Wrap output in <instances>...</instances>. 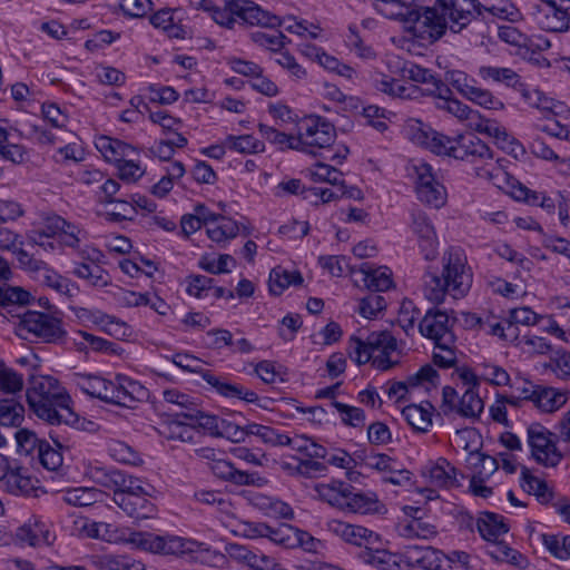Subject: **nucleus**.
I'll return each mask as SVG.
<instances>
[{
	"instance_id": "obj_1",
	"label": "nucleus",
	"mask_w": 570,
	"mask_h": 570,
	"mask_svg": "<svg viewBox=\"0 0 570 570\" xmlns=\"http://www.w3.org/2000/svg\"><path fill=\"white\" fill-rule=\"evenodd\" d=\"M414 0H374L379 13L395 20L413 21V32L422 40L440 39L450 29L461 31L471 21L475 4L473 0H435L434 7L412 10Z\"/></svg>"
},
{
	"instance_id": "obj_2",
	"label": "nucleus",
	"mask_w": 570,
	"mask_h": 570,
	"mask_svg": "<svg viewBox=\"0 0 570 570\" xmlns=\"http://www.w3.org/2000/svg\"><path fill=\"white\" fill-rule=\"evenodd\" d=\"M473 282L466 255L459 247H451L443 254L441 275L429 274L424 282V295L432 303H443L446 296L453 299L464 297Z\"/></svg>"
},
{
	"instance_id": "obj_3",
	"label": "nucleus",
	"mask_w": 570,
	"mask_h": 570,
	"mask_svg": "<svg viewBox=\"0 0 570 570\" xmlns=\"http://www.w3.org/2000/svg\"><path fill=\"white\" fill-rule=\"evenodd\" d=\"M130 542L137 548L161 556L188 557L195 562L214 566L223 561L224 554L205 542L178 535H158L149 532H134Z\"/></svg>"
},
{
	"instance_id": "obj_4",
	"label": "nucleus",
	"mask_w": 570,
	"mask_h": 570,
	"mask_svg": "<svg viewBox=\"0 0 570 570\" xmlns=\"http://www.w3.org/2000/svg\"><path fill=\"white\" fill-rule=\"evenodd\" d=\"M30 410L50 424L68 422L69 396L59 381L50 375H31L26 391Z\"/></svg>"
},
{
	"instance_id": "obj_5",
	"label": "nucleus",
	"mask_w": 570,
	"mask_h": 570,
	"mask_svg": "<svg viewBox=\"0 0 570 570\" xmlns=\"http://www.w3.org/2000/svg\"><path fill=\"white\" fill-rule=\"evenodd\" d=\"M459 392L452 386L442 390L443 405L465 419L475 420L484 410V401L480 394L479 376L468 366H459L454 370Z\"/></svg>"
},
{
	"instance_id": "obj_6",
	"label": "nucleus",
	"mask_w": 570,
	"mask_h": 570,
	"mask_svg": "<svg viewBox=\"0 0 570 570\" xmlns=\"http://www.w3.org/2000/svg\"><path fill=\"white\" fill-rule=\"evenodd\" d=\"M475 528L481 538L488 542V553L500 562L524 568L527 558L503 539L510 530L505 518L493 512H482L475 519Z\"/></svg>"
},
{
	"instance_id": "obj_7",
	"label": "nucleus",
	"mask_w": 570,
	"mask_h": 570,
	"mask_svg": "<svg viewBox=\"0 0 570 570\" xmlns=\"http://www.w3.org/2000/svg\"><path fill=\"white\" fill-rule=\"evenodd\" d=\"M397 341L386 330H366L358 323V364L371 362L380 371H387L400 362Z\"/></svg>"
},
{
	"instance_id": "obj_8",
	"label": "nucleus",
	"mask_w": 570,
	"mask_h": 570,
	"mask_svg": "<svg viewBox=\"0 0 570 570\" xmlns=\"http://www.w3.org/2000/svg\"><path fill=\"white\" fill-rule=\"evenodd\" d=\"M14 332L23 340L37 338L43 343L53 344L61 342L66 335L58 317L38 311H26L18 315Z\"/></svg>"
},
{
	"instance_id": "obj_9",
	"label": "nucleus",
	"mask_w": 570,
	"mask_h": 570,
	"mask_svg": "<svg viewBox=\"0 0 570 570\" xmlns=\"http://www.w3.org/2000/svg\"><path fill=\"white\" fill-rule=\"evenodd\" d=\"M407 177L415 185L417 198L434 208L442 207L446 202V189L436 176L433 167L423 159H412L406 167Z\"/></svg>"
},
{
	"instance_id": "obj_10",
	"label": "nucleus",
	"mask_w": 570,
	"mask_h": 570,
	"mask_svg": "<svg viewBox=\"0 0 570 570\" xmlns=\"http://www.w3.org/2000/svg\"><path fill=\"white\" fill-rule=\"evenodd\" d=\"M335 128L320 116L303 118L297 125L296 144L294 150L317 155L321 150H328L335 141Z\"/></svg>"
},
{
	"instance_id": "obj_11",
	"label": "nucleus",
	"mask_w": 570,
	"mask_h": 570,
	"mask_svg": "<svg viewBox=\"0 0 570 570\" xmlns=\"http://www.w3.org/2000/svg\"><path fill=\"white\" fill-rule=\"evenodd\" d=\"M173 361L175 365L184 371L199 373L204 381L223 396L239 399L247 403H256L258 401V395L254 391L202 368L199 360L191 355L176 354Z\"/></svg>"
},
{
	"instance_id": "obj_12",
	"label": "nucleus",
	"mask_w": 570,
	"mask_h": 570,
	"mask_svg": "<svg viewBox=\"0 0 570 570\" xmlns=\"http://www.w3.org/2000/svg\"><path fill=\"white\" fill-rule=\"evenodd\" d=\"M358 560L379 570H401V557L384 548L379 533L360 525Z\"/></svg>"
},
{
	"instance_id": "obj_13",
	"label": "nucleus",
	"mask_w": 570,
	"mask_h": 570,
	"mask_svg": "<svg viewBox=\"0 0 570 570\" xmlns=\"http://www.w3.org/2000/svg\"><path fill=\"white\" fill-rule=\"evenodd\" d=\"M439 141L436 155L449 156L454 159L476 161L492 160L493 155L489 146L473 134L459 135L455 137L445 136Z\"/></svg>"
},
{
	"instance_id": "obj_14",
	"label": "nucleus",
	"mask_w": 570,
	"mask_h": 570,
	"mask_svg": "<svg viewBox=\"0 0 570 570\" xmlns=\"http://www.w3.org/2000/svg\"><path fill=\"white\" fill-rule=\"evenodd\" d=\"M445 80L465 99L484 109L500 111L505 107L503 101L495 97L492 91L480 87L475 78L462 70H448Z\"/></svg>"
},
{
	"instance_id": "obj_15",
	"label": "nucleus",
	"mask_w": 570,
	"mask_h": 570,
	"mask_svg": "<svg viewBox=\"0 0 570 570\" xmlns=\"http://www.w3.org/2000/svg\"><path fill=\"white\" fill-rule=\"evenodd\" d=\"M528 444L532 458L546 468H554L562 460V453L557 446V436L546 426L534 423L528 430Z\"/></svg>"
},
{
	"instance_id": "obj_16",
	"label": "nucleus",
	"mask_w": 570,
	"mask_h": 570,
	"mask_svg": "<svg viewBox=\"0 0 570 570\" xmlns=\"http://www.w3.org/2000/svg\"><path fill=\"white\" fill-rule=\"evenodd\" d=\"M476 432L473 429L458 430L453 441L458 446H462L468 451L466 464L470 469L471 476H480V479H489L499 469V462L495 458L484 454L476 446H471L469 440H475Z\"/></svg>"
},
{
	"instance_id": "obj_17",
	"label": "nucleus",
	"mask_w": 570,
	"mask_h": 570,
	"mask_svg": "<svg viewBox=\"0 0 570 570\" xmlns=\"http://www.w3.org/2000/svg\"><path fill=\"white\" fill-rule=\"evenodd\" d=\"M35 233L39 238L58 236L61 244L71 248H78L81 240L86 238V232L82 228L58 215L45 217L41 226Z\"/></svg>"
},
{
	"instance_id": "obj_18",
	"label": "nucleus",
	"mask_w": 570,
	"mask_h": 570,
	"mask_svg": "<svg viewBox=\"0 0 570 570\" xmlns=\"http://www.w3.org/2000/svg\"><path fill=\"white\" fill-rule=\"evenodd\" d=\"M82 262L73 264L72 274L85 279L89 286L104 288L111 283L109 273L104 269L99 262L102 258L100 250L96 248H85L80 250Z\"/></svg>"
},
{
	"instance_id": "obj_19",
	"label": "nucleus",
	"mask_w": 570,
	"mask_h": 570,
	"mask_svg": "<svg viewBox=\"0 0 570 570\" xmlns=\"http://www.w3.org/2000/svg\"><path fill=\"white\" fill-rule=\"evenodd\" d=\"M419 476L423 484L443 490L460 485L456 468L444 458L429 460L423 463L419 469Z\"/></svg>"
},
{
	"instance_id": "obj_20",
	"label": "nucleus",
	"mask_w": 570,
	"mask_h": 570,
	"mask_svg": "<svg viewBox=\"0 0 570 570\" xmlns=\"http://www.w3.org/2000/svg\"><path fill=\"white\" fill-rule=\"evenodd\" d=\"M410 229L416 237L424 258L432 261L438 255L439 238L434 225L428 215L421 210L411 214Z\"/></svg>"
},
{
	"instance_id": "obj_21",
	"label": "nucleus",
	"mask_w": 570,
	"mask_h": 570,
	"mask_svg": "<svg viewBox=\"0 0 570 570\" xmlns=\"http://www.w3.org/2000/svg\"><path fill=\"white\" fill-rule=\"evenodd\" d=\"M351 484L343 481L317 483L314 487L316 494L330 504L350 513L355 512L356 493Z\"/></svg>"
},
{
	"instance_id": "obj_22",
	"label": "nucleus",
	"mask_w": 570,
	"mask_h": 570,
	"mask_svg": "<svg viewBox=\"0 0 570 570\" xmlns=\"http://www.w3.org/2000/svg\"><path fill=\"white\" fill-rule=\"evenodd\" d=\"M16 537L30 547L50 546L56 539L50 524L40 515H31L17 529Z\"/></svg>"
},
{
	"instance_id": "obj_23",
	"label": "nucleus",
	"mask_w": 570,
	"mask_h": 570,
	"mask_svg": "<svg viewBox=\"0 0 570 570\" xmlns=\"http://www.w3.org/2000/svg\"><path fill=\"white\" fill-rule=\"evenodd\" d=\"M523 399L531 401L534 406L543 413H552L562 407L569 393L550 386H534L531 390L523 389Z\"/></svg>"
},
{
	"instance_id": "obj_24",
	"label": "nucleus",
	"mask_w": 570,
	"mask_h": 570,
	"mask_svg": "<svg viewBox=\"0 0 570 570\" xmlns=\"http://www.w3.org/2000/svg\"><path fill=\"white\" fill-rule=\"evenodd\" d=\"M420 333L436 342L451 343L455 342L451 331L450 317L445 312L435 311L428 312L419 324Z\"/></svg>"
},
{
	"instance_id": "obj_25",
	"label": "nucleus",
	"mask_w": 570,
	"mask_h": 570,
	"mask_svg": "<svg viewBox=\"0 0 570 570\" xmlns=\"http://www.w3.org/2000/svg\"><path fill=\"white\" fill-rule=\"evenodd\" d=\"M538 27L550 32H566L570 29V14L552 1H547L533 12Z\"/></svg>"
},
{
	"instance_id": "obj_26",
	"label": "nucleus",
	"mask_w": 570,
	"mask_h": 570,
	"mask_svg": "<svg viewBox=\"0 0 570 570\" xmlns=\"http://www.w3.org/2000/svg\"><path fill=\"white\" fill-rule=\"evenodd\" d=\"M112 385L109 396V403L112 404L131 407L132 403L147 396V390L139 382L125 375H117Z\"/></svg>"
},
{
	"instance_id": "obj_27",
	"label": "nucleus",
	"mask_w": 570,
	"mask_h": 570,
	"mask_svg": "<svg viewBox=\"0 0 570 570\" xmlns=\"http://www.w3.org/2000/svg\"><path fill=\"white\" fill-rule=\"evenodd\" d=\"M149 21L169 38L186 39L189 35L188 29L181 23L183 12L178 8H161L150 16Z\"/></svg>"
},
{
	"instance_id": "obj_28",
	"label": "nucleus",
	"mask_w": 570,
	"mask_h": 570,
	"mask_svg": "<svg viewBox=\"0 0 570 570\" xmlns=\"http://www.w3.org/2000/svg\"><path fill=\"white\" fill-rule=\"evenodd\" d=\"M403 134L412 142L429 149L435 155L436 148H439V141L442 144L443 139L441 138L444 137L443 134L435 131L429 125L416 118H409L404 122Z\"/></svg>"
},
{
	"instance_id": "obj_29",
	"label": "nucleus",
	"mask_w": 570,
	"mask_h": 570,
	"mask_svg": "<svg viewBox=\"0 0 570 570\" xmlns=\"http://www.w3.org/2000/svg\"><path fill=\"white\" fill-rule=\"evenodd\" d=\"M358 274L364 286L373 292H385L393 285L392 271L371 261L358 263Z\"/></svg>"
},
{
	"instance_id": "obj_30",
	"label": "nucleus",
	"mask_w": 570,
	"mask_h": 570,
	"mask_svg": "<svg viewBox=\"0 0 570 570\" xmlns=\"http://www.w3.org/2000/svg\"><path fill=\"white\" fill-rule=\"evenodd\" d=\"M209 469L217 478L237 485L263 487L267 482L266 479L256 473L237 470L233 463L224 459L223 455H220L215 463H212Z\"/></svg>"
},
{
	"instance_id": "obj_31",
	"label": "nucleus",
	"mask_w": 570,
	"mask_h": 570,
	"mask_svg": "<svg viewBox=\"0 0 570 570\" xmlns=\"http://www.w3.org/2000/svg\"><path fill=\"white\" fill-rule=\"evenodd\" d=\"M373 86L394 98L416 99L421 96V88L410 81L395 80L383 73H375L371 77Z\"/></svg>"
},
{
	"instance_id": "obj_32",
	"label": "nucleus",
	"mask_w": 570,
	"mask_h": 570,
	"mask_svg": "<svg viewBox=\"0 0 570 570\" xmlns=\"http://www.w3.org/2000/svg\"><path fill=\"white\" fill-rule=\"evenodd\" d=\"M475 174L478 177L489 180L497 188L510 195L513 198V193L522 186V184L517 180L514 177L509 175L505 170H503L500 166L493 163L492 160H488L483 166L475 168Z\"/></svg>"
},
{
	"instance_id": "obj_33",
	"label": "nucleus",
	"mask_w": 570,
	"mask_h": 570,
	"mask_svg": "<svg viewBox=\"0 0 570 570\" xmlns=\"http://www.w3.org/2000/svg\"><path fill=\"white\" fill-rule=\"evenodd\" d=\"M254 537L268 538L272 542L284 548L292 549L297 547V528L287 523H281L272 527L266 523H258L253 528Z\"/></svg>"
},
{
	"instance_id": "obj_34",
	"label": "nucleus",
	"mask_w": 570,
	"mask_h": 570,
	"mask_svg": "<svg viewBox=\"0 0 570 570\" xmlns=\"http://www.w3.org/2000/svg\"><path fill=\"white\" fill-rule=\"evenodd\" d=\"M70 380L85 394L109 403V396L114 389L112 381L86 373H72Z\"/></svg>"
},
{
	"instance_id": "obj_35",
	"label": "nucleus",
	"mask_w": 570,
	"mask_h": 570,
	"mask_svg": "<svg viewBox=\"0 0 570 570\" xmlns=\"http://www.w3.org/2000/svg\"><path fill=\"white\" fill-rule=\"evenodd\" d=\"M3 479L4 489L13 495H31L36 489L37 480L32 479L26 468L17 463L10 464Z\"/></svg>"
},
{
	"instance_id": "obj_36",
	"label": "nucleus",
	"mask_w": 570,
	"mask_h": 570,
	"mask_svg": "<svg viewBox=\"0 0 570 570\" xmlns=\"http://www.w3.org/2000/svg\"><path fill=\"white\" fill-rule=\"evenodd\" d=\"M234 10L238 12V19L244 23L269 28L277 27L279 23V17L248 0H238V3L234 4Z\"/></svg>"
},
{
	"instance_id": "obj_37",
	"label": "nucleus",
	"mask_w": 570,
	"mask_h": 570,
	"mask_svg": "<svg viewBox=\"0 0 570 570\" xmlns=\"http://www.w3.org/2000/svg\"><path fill=\"white\" fill-rule=\"evenodd\" d=\"M151 494H141L134 497H112V501L117 504L128 517L144 520L151 518L156 512L155 504L150 501Z\"/></svg>"
},
{
	"instance_id": "obj_38",
	"label": "nucleus",
	"mask_w": 570,
	"mask_h": 570,
	"mask_svg": "<svg viewBox=\"0 0 570 570\" xmlns=\"http://www.w3.org/2000/svg\"><path fill=\"white\" fill-rule=\"evenodd\" d=\"M395 531L400 537L409 540H430L438 534L436 525L422 518L401 519L395 525Z\"/></svg>"
},
{
	"instance_id": "obj_39",
	"label": "nucleus",
	"mask_w": 570,
	"mask_h": 570,
	"mask_svg": "<svg viewBox=\"0 0 570 570\" xmlns=\"http://www.w3.org/2000/svg\"><path fill=\"white\" fill-rule=\"evenodd\" d=\"M85 473L96 484L112 491L114 497L119 491L125 474L124 471L107 468L99 462L88 463Z\"/></svg>"
},
{
	"instance_id": "obj_40",
	"label": "nucleus",
	"mask_w": 570,
	"mask_h": 570,
	"mask_svg": "<svg viewBox=\"0 0 570 570\" xmlns=\"http://www.w3.org/2000/svg\"><path fill=\"white\" fill-rule=\"evenodd\" d=\"M37 281L42 285L53 289L61 297L71 299L79 293L78 285L71 279L60 275L52 269L48 264L40 271Z\"/></svg>"
},
{
	"instance_id": "obj_41",
	"label": "nucleus",
	"mask_w": 570,
	"mask_h": 570,
	"mask_svg": "<svg viewBox=\"0 0 570 570\" xmlns=\"http://www.w3.org/2000/svg\"><path fill=\"white\" fill-rule=\"evenodd\" d=\"M407 379L415 396L430 394L441 384L440 374L431 364L421 366L415 373L409 375Z\"/></svg>"
},
{
	"instance_id": "obj_42",
	"label": "nucleus",
	"mask_w": 570,
	"mask_h": 570,
	"mask_svg": "<svg viewBox=\"0 0 570 570\" xmlns=\"http://www.w3.org/2000/svg\"><path fill=\"white\" fill-rule=\"evenodd\" d=\"M95 146L108 163L115 165L135 153V148L132 146L108 136H100L96 138Z\"/></svg>"
},
{
	"instance_id": "obj_43",
	"label": "nucleus",
	"mask_w": 570,
	"mask_h": 570,
	"mask_svg": "<svg viewBox=\"0 0 570 570\" xmlns=\"http://www.w3.org/2000/svg\"><path fill=\"white\" fill-rule=\"evenodd\" d=\"M521 97L530 107L537 108L543 112L559 115L563 111L564 105L546 95L537 87L522 86Z\"/></svg>"
},
{
	"instance_id": "obj_44",
	"label": "nucleus",
	"mask_w": 570,
	"mask_h": 570,
	"mask_svg": "<svg viewBox=\"0 0 570 570\" xmlns=\"http://www.w3.org/2000/svg\"><path fill=\"white\" fill-rule=\"evenodd\" d=\"M225 551L230 560L247 566L255 570H263L271 563V557L266 554H257L249 548L238 543H228Z\"/></svg>"
},
{
	"instance_id": "obj_45",
	"label": "nucleus",
	"mask_w": 570,
	"mask_h": 570,
	"mask_svg": "<svg viewBox=\"0 0 570 570\" xmlns=\"http://www.w3.org/2000/svg\"><path fill=\"white\" fill-rule=\"evenodd\" d=\"M440 94L435 99V107L440 110H443L459 120H469L479 116L478 111L471 109L468 105L463 104L459 99L452 96H445L444 94L451 95V90L446 87L439 88Z\"/></svg>"
},
{
	"instance_id": "obj_46",
	"label": "nucleus",
	"mask_w": 570,
	"mask_h": 570,
	"mask_svg": "<svg viewBox=\"0 0 570 570\" xmlns=\"http://www.w3.org/2000/svg\"><path fill=\"white\" fill-rule=\"evenodd\" d=\"M279 446H289L294 451L303 453L309 458L318 459L327 456V449L325 446L303 434H295L293 436L283 434Z\"/></svg>"
},
{
	"instance_id": "obj_47",
	"label": "nucleus",
	"mask_w": 570,
	"mask_h": 570,
	"mask_svg": "<svg viewBox=\"0 0 570 570\" xmlns=\"http://www.w3.org/2000/svg\"><path fill=\"white\" fill-rule=\"evenodd\" d=\"M432 405L430 403L410 404L402 409V416L416 431L426 432L432 425Z\"/></svg>"
},
{
	"instance_id": "obj_48",
	"label": "nucleus",
	"mask_w": 570,
	"mask_h": 570,
	"mask_svg": "<svg viewBox=\"0 0 570 570\" xmlns=\"http://www.w3.org/2000/svg\"><path fill=\"white\" fill-rule=\"evenodd\" d=\"M163 399L167 404L177 407L176 415L188 419L195 414V410L198 406L197 399L193 395L180 391L179 389H166L163 391Z\"/></svg>"
},
{
	"instance_id": "obj_49",
	"label": "nucleus",
	"mask_w": 570,
	"mask_h": 570,
	"mask_svg": "<svg viewBox=\"0 0 570 570\" xmlns=\"http://www.w3.org/2000/svg\"><path fill=\"white\" fill-rule=\"evenodd\" d=\"M476 75L485 82L503 83L507 87H515L520 83L519 75L508 67L481 66Z\"/></svg>"
},
{
	"instance_id": "obj_50",
	"label": "nucleus",
	"mask_w": 570,
	"mask_h": 570,
	"mask_svg": "<svg viewBox=\"0 0 570 570\" xmlns=\"http://www.w3.org/2000/svg\"><path fill=\"white\" fill-rule=\"evenodd\" d=\"M520 485L523 491L534 495L542 504H547L553 499V489L543 479L528 471H522Z\"/></svg>"
},
{
	"instance_id": "obj_51",
	"label": "nucleus",
	"mask_w": 570,
	"mask_h": 570,
	"mask_svg": "<svg viewBox=\"0 0 570 570\" xmlns=\"http://www.w3.org/2000/svg\"><path fill=\"white\" fill-rule=\"evenodd\" d=\"M105 493L97 488H70L62 491V500L75 507H89L96 502L102 501Z\"/></svg>"
},
{
	"instance_id": "obj_52",
	"label": "nucleus",
	"mask_w": 570,
	"mask_h": 570,
	"mask_svg": "<svg viewBox=\"0 0 570 570\" xmlns=\"http://www.w3.org/2000/svg\"><path fill=\"white\" fill-rule=\"evenodd\" d=\"M24 421V406L12 397L0 399V426L19 428Z\"/></svg>"
},
{
	"instance_id": "obj_53",
	"label": "nucleus",
	"mask_w": 570,
	"mask_h": 570,
	"mask_svg": "<svg viewBox=\"0 0 570 570\" xmlns=\"http://www.w3.org/2000/svg\"><path fill=\"white\" fill-rule=\"evenodd\" d=\"M10 134L7 130V121L0 120V160L12 164H22L27 160L28 154L23 146L9 144Z\"/></svg>"
},
{
	"instance_id": "obj_54",
	"label": "nucleus",
	"mask_w": 570,
	"mask_h": 570,
	"mask_svg": "<svg viewBox=\"0 0 570 570\" xmlns=\"http://www.w3.org/2000/svg\"><path fill=\"white\" fill-rule=\"evenodd\" d=\"M224 146L230 151L244 155L261 154L265 151L264 141L253 135H228L224 139Z\"/></svg>"
},
{
	"instance_id": "obj_55",
	"label": "nucleus",
	"mask_w": 570,
	"mask_h": 570,
	"mask_svg": "<svg viewBox=\"0 0 570 570\" xmlns=\"http://www.w3.org/2000/svg\"><path fill=\"white\" fill-rule=\"evenodd\" d=\"M488 333L498 337L505 344L515 346L517 348L522 341L518 324L512 322L509 316L500 322L490 323L488 325Z\"/></svg>"
},
{
	"instance_id": "obj_56",
	"label": "nucleus",
	"mask_w": 570,
	"mask_h": 570,
	"mask_svg": "<svg viewBox=\"0 0 570 570\" xmlns=\"http://www.w3.org/2000/svg\"><path fill=\"white\" fill-rule=\"evenodd\" d=\"M92 564L100 570H147L140 562L116 554L95 556Z\"/></svg>"
},
{
	"instance_id": "obj_57",
	"label": "nucleus",
	"mask_w": 570,
	"mask_h": 570,
	"mask_svg": "<svg viewBox=\"0 0 570 570\" xmlns=\"http://www.w3.org/2000/svg\"><path fill=\"white\" fill-rule=\"evenodd\" d=\"M302 282L301 273L277 266L269 274V292L273 295H281L291 285H299Z\"/></svg>"
},
{
	"instance_id": "obj_58",
	"label": "nucleus",
	"mask_w": 570,
	"mask_h": 570,
	"mask_svg": "<svg viewBox=\"0 0 570 570\" xmlns=\"http://www.w3.org/2000/svg\"><path fill=\"white\" fill-rule=\"evenodd\" d=\"M208 237L216 243L227 242L237 236L239 227L236 220L219 215L206 229Z\"/></svg>"
},
{
	"instance_id": "obj_59",
	"label": "nucleus",
	"mask_w": 570,
	"mask_h": 570,
	"mask_svg": "<svg viewBox=\"0 0 570 570\" xmlns=\"http://www.w3.org/2000/svg\"><path fill=\"white\" fill-rule=\"evenodd\" d=\"M479 385L485 381L495 386H507L510 384V375L502 366L484 362L478 366Z\"/></svg>"
},
{
	"instance_id": "obj_60",
	"label": "nucleus",
	"mask_w": 570,
	"mask_h": 570,
	"mask_svg": "<svg viewBox=\"0 0 570 570\" xmlns=\"http://www.w3.org/2000/svg\"><path fill=\"white\" fill-rule=\"evenodd\" d=\"M278 27L299 37L315 39L321 33V28L307 20H297L295 17L279 18Z\"/></svg>"
},
{
	"instance_id": "obj_61",
	"label": "nucleus",
	"mask_w": 570,
	"mask_h": 570,
	"mask_svg": "<svg viewBox=\"0 0 570 570\" xmlns=\"http://www.w3.org/2000/svg\"><path fill=\"white\" fill-rule=\"evenodd\" d=\"M23 390V376L0 361V392L17 394Z\"/></svg>"
},
{
	"instance_id": "obj_62",
	"label": "nucleus",
	"mask_w": 570,
	"mask_h": 570,
	"mask_svg": "<svg viewBox=\"0 0 570 570\" xmlns=\"http://www.w3.org/2000/svg\"><path fill=\"white\" fill-rule=\"evenodd\" d=\"M497 35L501 41L519 49H524L532 45L530 38L511 23L498 26Z\"/></svg>"
},
{
	"instance_id": "obj_63",
	"label": "nucleus",
	"mask_w": 570,
	"mask_h": 570,
	"mask_svg": "<svg viewBox=\"0 0 570 570\" xmlns=\"http://www.w3.org/2000/svg\"><path fill=\"white\" fill-rule=\"evenodd\" d=\"M385 305L383 296L371 293L358 298V313L367 320H373L383 313Z\"/></svg>"
},
{
	"instance_id": "obj_64",
	"label": "nucleus",
	"mask_w": 570,
	"mask_h": 570,
	"mask_svg": "<svg viewBox=\"0 0 570 570\" xmlns=\"http://www.w3.org/2000/svg\"><path fill=\"white\" fill-rule=\"evenodd\" d=\"M274 60L288 72L293 81L301 82L307 78L306 69L288 51L278 52Z\"/></svg>"
}]
</instances>
